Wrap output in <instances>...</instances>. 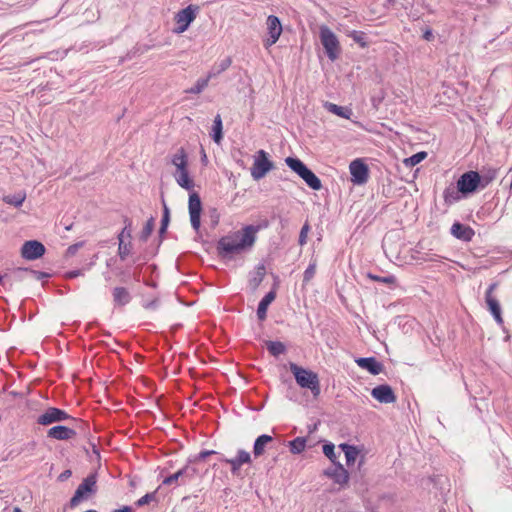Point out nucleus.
I'll return each instance as SVG.
<instances>
[{"label":"nucleus","instance_id":"51","mask_svg":"<svg viewBox=\"0 0 512 512\" xmlns=\"http://www.w3.org/2000/svg\"><path fill=\"white\" fill-rule=\"evenodd\" d=\"M71 475H72L71 470H68V469H67V470L63 471V472L60 474V476H59V479H58V480H65V479H67V478L71 477Z\"/></svg>","mask_w":512,"mask_h":512},{"label":"nucleus","instance_id":"53","mask_svg":"<svg viewBox=\"0 0 512 512\" xmlns=\"http://www.w3.org/2000/svg\"><path fill=\"white\" fill-rule=\"evenodd\" d=\"M338 470L340 471V475L344 476V480H348V478H349L348 471L346 469H344L342 465L339 464Z\"/></svg>","mask_w":512,"mask_h":512},{"label":"nucleus","instance_id":"14","mask_svg":"<svg viewBox=\"0 0 512 512\" xmlns=\"http://www.w3.org/2000/svg\"><path fill=\"white\" fill-rule=\"evenodd\" d=\"M68 419L72 418L64 410L55 407H50L46 410L45 413H43L37 418V422L40 425H50L52 423L61 422Z\"/></svg>","mask_w":512,"mask_h":512},{"label":"nucleus","instance_id":"58","mask_svg":"<svg viewBox=\"0 0 512 512\" xmlns=\"http://www.w3.org/2000/svg\"><path fill=\"white\" fill-rule=\"evenodd\" d=\"M83 480H87V481L94 480V477L93 476H87Z\"/></svg>","mask_w":512,"mask_h":512},{"label":"nucleus","instance_id":"48","mask_svg":"<svg viewBox=\"0 0 512 512\" xmlns=\"http://www.w3.org/2000/svg\"><path fill=\"white\" fill-rule=\"evenodd\" d=\"M29 272H30V270L28 268L18 267L13 271V276L15 279L21 280V279H23V274H27Z\"/></svg>","mask_w":512,"mask_h":512},{"label":"nucleus","instance_id":"25","mask_svg":"<svg viewBox=\"0 0 512 512\" xmlns=\"http://www.w3.org/2000/svg\"><path fill=\"white\" fill-rule=\"evenodd\" d=\"M324 108L329 111L330 113H333L341 118L344 119H350L353 112L348 107L339 106L337 104L331 103V102H325Z\"/></svg>","mask_w":512,"mask_h":512},{"label":"nucleus","instance_id":"41","mask_svg":"<svg viewBox=\"0 0 512 512\" xmlns=\"http://www.w3.org/2000/svg\"><path fill=\"white\" fill-rule=\"evenodd\" d=\"M458 192L459 191H455L454 188H447L444 191V199H445V201L447 203H452V202L457 201L459 199Z\"/></svg>","mask_w":512,"mask_h":512},{"label":"nucleus","instance_id":"60","mask_svg":"<svg viewBox=\"0 0 512 512\" xmlns=\"http://www.w3.org/2000/svg\"><path fill=\"white\" fill-rule=\"evenodd\" d=\"M206 160H207L206 154L203 153L202 161H206Z\"/></svg>","mask_w":512,"mask_h":512},{"label":"nucleus","instance_id":"42","mask_svg":"<svg viewBox=\"0 0 512 512\" xmlns=\"http://www.w3.org/2000/svg\"><path fill=\"white\" fill-rule=\"evenodd\" d=\"M21 253L23 258L32 260V240H28L24 243Z\"/></svg>","mask_w":512,"mask_h":512},{"label":"nucleus","instance_id":"40","mask_svg":"<svg viewBox=\"0 0 512 512\" xmlns=\"http://www.w3.org/2000/svg\"><path fill=\"white\" fill-rule=\"evenodd\" d=\"M156 499V492H150L142 496L140 499L136 501V506L141 507L146 504H149L152 501H155Z\"/></svg>","mask_w":512,"mask_h":512},{"label":"nucleus","instance_id":"15","mask_svg":"<svg viewBox=\"0 0 512 512\" xmlns=\"http://www.w3.org/2000/svg\"><path fill=\"white\" fill-rule=\"evenodd\" d=\"M266 25H267L269 38L264 40V46L270 47L278 41V39L282 33V25H281L279 18L274 15L268 16Z\"/></svg>","mask_w":512,"mask_h":512},{"label":"nucleus","instance_id":"59","mask_svg":"<svg viewBox=\"0 0 512 512\" xmlns=\"http://www.w3.org/2000/svg\"><path fill=\"white\" fill-rule=\"evenodd\" d=\"M13 512H22V511H21V509L16 507V508L13 509Z\"/></svg>","mask_w":512,"mask_h":512},{"label":"nucleus","instance_id":"2","mask_svg":"<svg viewBox=\"0 0 512 512\" xmlns=\"http://www.w3.org/2000/svg\"><path fill=\"white\" fill-rule=\"evenodd\" d=\"M217 452L214 450H206L201 451L194 459L192 463L185 466L184 468L178 470L176 473L167 476L164 480H178L180 477L182 478H195V477H204V475L200 474L201 470L205 469L204 460L207 456L216 454Z\"/></svg>","mask_w":512,"mask_h":512},{"label":"nucleus","instance_id":"47","mask_svg":"<svg viewBox=\"0 0 512 512\" xmlns=\"http://www.w3.org/2000/svg\"><path fill=\"white\" fill-rule=\"evenodd\" d=\"M82 245H83V242H79V243H76V244L70 245V246L67 248V250H66L65 256H66V257H73V256L77 253L78 249H79L80 247H82Z\"/></svg>","mask_w":512,"mask_h":512},{"label":"nucleus","instance_id":"4","mask_svg":"<svg viewBox=\"0 0 512 512\" xmlns=\"http://www.w3.org/2000/svg\"><path fill=\"white\" fill-rule=\"evenodd\" d=\"M285 162L287 166L301 177L311 189H321V180L300 159L287 157Z\"/></svg>","mask_w":512,"mask_h":512},{"label":"nucleus","instance_id":"38","mask_svg":"<svg viewBox=\"0 0 512 512\" xmlns=\"http://www.w3.org/2000/svg\"><path fill=\"white\" fill-rule=\"evenodd\" d=\"M24 199H25V196L21 195V194L7 195V196H4V198H3L4 202L14 205L15 207L20 206L23 203Z\"/></svg>","mask_w":512,"mask_h":512},{"label":"nucleus","instance_id":"7","mask_svg":"<svg viewBox=\"0 0 512 512\" xmlns=\"http://www.w3.org/2000/svg\"><path fill=\"white\" fill-rule=\"evenodd\" d=\"M272 169L273 163L268 159V154L264 150H259L251 167L252 178L260 180Z\"/></svg>","mask_w":512,"mask_h":512},{"label":"nucleus","instance_id":"11","mask_svg":"<svg viewBox=\"0 0 512 512\" xmlns=\"http://www.w3.org/2000/svg\"><path fill=\"white\" fill-rule=\"evenodd\" d=\"M221 461L230 465L233 476L238 477L241 467L245 464L252 463V455L250 452L239 449L233 458H221Z\"/></svg>","mask_w":512,"mask_h":512},{"label":"nucleus","instance_id":"44","mask_svg":"<svg viewBox=\"0 0 512 512\" xmlns=\"http://www.w3.org/2000/svg\"><path fill=\"white\" fill-rule=\"evenodd\" d=\"M131 222L128 221V224L122 229V231L119 233L118 235V241L120 242V239H122L123 241H125V239H130L131 238Z\"/></svg>","mask_w":512,"mask_h":512},{"label":"nucleus","instance_id":"37","mask_svg":"<svg viewBox=\"0 0 512 512\" xmlns=\"http://www.w3.org/2000/svg\"><path fill=\"white\" fill-rule=\"evenodd\" d=\"M316 268H317V260L312 259L310 261L309 266L307 267V269L304 272L303 281L305 283H308L314 277V275L316 273Z\"/></svg>","mask_w":512,"mask_h":512},{"label":"nucleus","instance_id":"62","mask_svg":"<svg viewBox=\"0 0 512 512\" xmlns=\"http://www.w3.org/2000/svg\"><path fill=\"white\" fill-rule=\"evenodd\" d=\"M2 281H3V275L0 274V284L2 283Z\"/></svg>","mask_w":512,"mask_h":512},{"label":"nucleus","instance_id":"18","mask_svg":"<svg viewBox=\"0 0 512 512\" xmlns=\"http://www.w3.org/2000/svg\"><path fill=\"white\" fill-rule=\"evenodd\" d=\"M75 435L76 432L73 429L63 425L54 426L47 431V437L56 440H69L74 438Z\"/></svg>","mask_w":512,"mask_h":512},{"label":"nucleus","instance_id":"57","mask_svg":"<svg viewBox=\"0 0 512 512\" xmlns=\"http://www.w3.org/2000/svg\"><path fill=\"white\" fill-rule=\"evenodd\" d=\"M167 227H168V226H163V225H161V227H160V229H159V234H160V235H163V234L166 232Z\"/></svg>","mask_w":512,"mask_h":512},{"label":"nucleus","instance_id":"50","mask_svg":"<svg viewBox=\"0 0 512 512\" xmlns=\"http://www.w3.org/2000/svg\"><path fill=\"white\" fill-rule=\"evenodd\" d=\"M49 277H51V274H49L47 272L34 271V278H36L37 280H42L44 278H49Z\"/></svg>","mask_w":512,"mask_h":512},{"label":"nucleus","instance_id":"35","mask_svg":"<svg viewBox=\"0 0 512 512\" xmlns=\"http://www.w3.org/2000/svg\"><path fill=\"white\" fill-rule=\"evenodd\" d=\"M132 250V244L131 242H125L122 239H120L119 245H118V255L121 260H125L127 256L131 253Z\"/></svg>","mask_w":512,"mask_h":512},{"label":"nucleus","instance_id":"26","mask_svg":"<svg viewBox=\"0 0 512 512\" xmlns=\"http://www.w3.org/2000/svg\"><path fill=\"white\" fill-rule=\"evenodd\" d=\"M175 180L177 184L186 189V190H192L194 187L193 180L189 177L188 169L181 170V171H175L174 173Z\"/></svg>","mask_w":512,"mask_h":512},{"label":"nucleus","instance_id":"1","mask_svg":"<svg viewBox=\"0 0 512 512\" xmlns=\"http://www.w3.org/2000/svg\"><path fill=\"white\" fill-rule=\"evenodd\" d=\"M259 229V226L246 225L222 236L216 244L218 256L224 260H232L236 255L250 251L256 242Z\"/></svg>","mask_w":512,"mask_h":512},{"label":"nucleus","instance_id":"6","mask_svg":"<svg viewBox=\"0 0 512 512\" xmlns=\"http://www.w3.org/2000/svg\"><path fill=\"white\" fill-rule=\"evenodd\" d=\"M320 40L328 58L332 61L336 60L340 54V45L334 32L327 26H321Z\"/></svg>","mask_w":512,"mask_h":512},{"label":"nucleus","instance_id":"23","mask_svg":"<svg viewBox=\"0 0 512 512\" xmlns=\"http://www.w3.org/2000/svg\"><path fill=\"white\" fill-rule=\"evenodd\" d=\"M266 274V268L264 264H258L254 271L251 273L249 278V286L252 290H256L261 282L263 281Z\"/></svg>","mask_w":512,"mask_h":512},{"label":"nucleus","instance_id":"49","mask_svg":"<svg viewBox=\"0 0 512 512\" xmlns=\"http://www.w3.org/2000/svg\"><path fill=\"white\" fill-rule=\"evenodd\" d=\"M82 274H83L82 270L78 269V270H73V271L66 272L64 277L66 279H72V278L78 277V276H80Z\"/></svg>","mask_w":512,"mask_h":512},{"label":"nucleus","instance_id":"52","mask_svg":"<svg viewBox=\"0 0 512 512\" xmlns=\"http://www.w3.org/2000/svg\"><path fill=\"white\" fill-rule=\"evenodd\" d=\"M30 386V384L28 385ZM29 393V387H27V390L26 392H23V391H20V392H17V391H11L10 394L13 395V396H19V397H24L26 394Z\"/></svg>","mask_w":512,"mask_h":512},{"label":"nucleus","instance_id":"54","mask_svg":"<svg viewBox=\"0 0 512 512\" xmlns=\"http://www.w3.org/2000/svg\"><path fill=\"white\" fill-rule=\"evenodd\" d=\"M351 37L356 41V42H359L361 43L362 41V35L357 32V31H353L352 34H351Z\"/></svg>","mask_w":512,"mask_h":512},{"label":"nucleus","instance_id":"22","mask_svg":"<svg viewBox=\"0 0 512 512\" xmlns=\"http://www.w3.org/2000/svg\"><path fill=\"white\" fill-rule=\"evenodd\" d=\"M232 64V59L231 57H225L224 59H222L221 61L215 63L210 71L208 72L207 74V78L209 80L219 76L221 73H223L224 71H226Z\"/></svg>","mask_w":512,"mask_h":512},{"label":"nucleus","instance_id":"28","mask_svg":"<svg viewBox=\"0 0 512 512\" xmlns=\"http://www.w3.org/2000/svg\"><path fill=\"white\" fill-rule=\"evenodd\" d=\"M131 300L128 290L124 287H115L113 289V301L116 305L124 306Z\"/></svg>","mask_w":512,"mask_h":512},{"label":"nucleus","instance_id":"16","mask_svg":"<svg viewBox=\"0 0 512 512\" xmlns=\"http://www.w3.org/2000/svg\"><path fill=\"white\" fill-rule=\"evenodd\" d=\"M371 395L378 402L384 404H391L396 401V396L394 394L393 389L387 384H382L374 387L371 391Z\"/></svg>","mask_w":512,"mask_h":512},{"label":"nucleus","instance_id":"19","mask_svg":"<svg viewBox=\"0 0 512 512\" xmlns=\"http://www.w3.org/2000/svg\"><path fill=\"white\" fill-rule=\"evenodd\" d=\"M451 234L457 239L470 241L475 233L470 226L456 222L451 227Z\"/></svg>","mask_w":512,"mask_h":512},{"label":"nucleus","instance_id":"36","mask_svg":"<svg viewBox=\"0 0 512 512\" xmlns=\"http://www.w3.org/2000/svg\"><path fill=\"white\" fill-rule=\"evenodd\" d=\"M427 156V153L422 151V152H418L414 155H412L411 157L405 159L404 163L406 164V166H410V167H413L417 164H419L422 160H424Z\"/></svg>","mask_w":512,"mask_h":512},{"label":"nucleus","instance_id":"33","mask_svg":"<svg viewBox=\"0 0 512 512\" xmlns=\"http://www.w3.org/2000/svg\"><path fill=\"white\" fill-rule=\"evenodd\" d=\"M209 81L210 80L207 77L200 78L197 80L196 84L186 92L191 94H200L208 86Z\"/></svg>","mask_w":512,"mask_h":512},{"label":"nucleus","instance_id":"9","mask_svg":"<svg viewBox=\"0 0 512 512\" xmlns=\"http://www.w3.org/2000/svg\"><path fill=\"white\" fill-rule=\"evenodd\" d=\"M96 483L97 482H82L70 499V508H75L80 503L89 500L97 491Z\"/></svg>","mask_w":512,"mask_h":512},{"label":"nucleus","instance_id":"39","mask_svg":"<svg viewBox=\"0 0 512 512\" xmlns=\"http://www.w3.org/2000/svg\"><path fill=\"white\" fill-rule=\"evenodd\" d=\"M323 453L325 456H327L333 463H336V452H335V446L333 444H325L323 446Z\"/></svg>","mask_w":512,"mask_h":512},{"label":"nucleus","instance_id":"24","mask_svg":"<svg viewBox=\"0 0 512 512\" xmlns=\"http://www.w3.org/2000/svg\"><path fill=\"white\" fill-rule=\"evenodd\" d=\"M276 293L274 291L268 292L259 302L257 308V317L259 320H264L267 315L268 306L274 301Z\"/></svg>","mask_w":512,"mask_h":512},{"label":"nucleus","instance_id":"46","mask_svg":"<svg viewBox=\"0 0 512 512\" xmlns=\"http://www.w3.org/2000/svg\"><path fill=\"white\" fill-rule=\"evenodd\" d=\"M169 221H170V211H169V208L167 207L166 203L163 201V216H162V220H161V225L168 226Z\"/></svg>","mask_w":512,"mask_h":512},{"label":"nucleus","instance_id":"61","mask_svg":"<svg viewBox=\"0 0 512 512\" xmlns=\"http://www.w3.org/2000/svg\"><path fill=\"white\" fill-rule=\"evenodd\" d=\"M156 304L154 302L150 303L147 307H155Z\"/></svg>","mask_w":512,"mask_h":512},{"label":"nucleus","instance_id":"27","mask_svg":"<svg viewBox=\"0 0 512 512\" xmlns=\"http://www.w3.org/2000/svg\"><path fill=\"white\" fill-rule=\"evenodd\" d=\"M171 162L176 167V171L187 169L188 160L184 148H179L177 150V152L172 156Z\"/></svg>","mask_w":512,"mask_h":512},{"label":"nucleus","instance_id":"56","mask_svg":"<svg viewBox=\"0 0 512 512\" xmlns=\"http://www.w3.org/2000/svg\"><path fill=\"white\" fill-rule=\"evenodd\" d=\"M131 511H132L131 507H129V506H124V507H122L120 509L114 510V512H131Z\"/></svg>","mask_w":512,"mask_h":512},{"label":"nucleus","instance_id":"43","mask_svg":"<svg viewBox=\"0 0 512 512\" xmlns=\"http://www.w3.org/2000/svg\"><path fill=\"white\" fill-rule=\"evenodd\" d=\"M45 251V246L41 242L34 240V259L42 257Z\"/></svg>","mask_w":512,"mask_h":512},{"label":"nucleus","instance_id":"21","mask_svg":"<svg viewBox=\"0 0 512 512\" xmlns=\"http://www.w3.org/2000/svg\"><path fill=\"white\" fill-rule=\"evenodd\" d=\"M339 447L344 452L347 468L352 471L353 467L355 465V462H356L357 458L359 457L360 451L357 449V447L346 444V443L341 444Z\"/></svg>","mask_w":512,"mask_h":512},{"label":"nucleus","instance_id":"45","mask_svg":"<svg viewBox=\"0 0 512 512\" xmlns=\"http://www.w3.org/2000/svg\"><path fill=\"white\" fill-rule=\"evenodd\" d=\"M308 232H309V225L306 223L301 228V231H300V234H299V244L301 246L306 244Z\"/></svg>","mask_w":512,"mask_h":512},{"label":"nucleus","instance_id":"29","mask_svg":"<svg viewBox=\"0 0 512 512\" xmlns=\"http://www.w3.org/2000/svg\"><path fill=\"white\" fill-rule=\"evenodd\" d=\"M289 449L293 454H300L306 447V438L297 437L288 443Z\"/></svg>","mask_w":512,"mask_h":512},{"label":"nucleus","instance_id":"31","mask_svg":"<svg viewBox=\"0 0 512 512\" xmlns=\"http://www.w3.org/2000/svg\"><path fill=\"white\" fill-rule=\"evenodd\" d=\"M266 347L273 356H278L285 352V345L279 341H267Z\"/></svg>","mask_w":512,"mask_h":512},{"label":"nucleus","instance_id":"17","mask_svg":"<svg viewBox=\"0 0 512 512\" xmlns=\"http://www.w3.org/2000/svg\"><path fill=\"white\" fill-rule=\"evenodd\" d=\"M355 362L360 368L369 371L372 375H378L384 370L383 364L375 357L357 358Z\"/></svg>","mask_w":512,"mask_h":512},{"label":"nucleus","instance_id":"8","mask_svg":"<svg viewBox=\"0 0 512 512\" xmlns=\"http://www.w3.org/2000/svg\"><path fill=\"white\" fill-rule=\"evenodd\" d=\"M198 10L199 7L194 5H189L186 8L180 10L175 15L176 27L174 32L177 34L185 32L189 25L195 20Z\"/></svg>","mask_w":512,"mask_h":512},{"label":"nucleus","instance_id":"12","mask_svg":"<svg viewBox=\"0 0 512 512\" xmlns=\"http://www.w3.org/2000/svg\"><path fill=\"white\" fill-rule=\"evenodd\" d=\"M496 287H497L496 283H492L488 287V289L485 293V302L487 304V307H488L490 313L494 317L495 321L499 325H502L504 321L502 318L501 306H500V303L497 300V298L495 296H493V291L496 289Z\"/></svg>","mask_w":512,"mask_h":512},{"label":"nucleus","instance_id":"55","mask_svg":"<svg viewBox=\"0 0 512 512\" xmlns=\"http://www.w3.org/2000/svg\"><path fill=\"white\" fill-rule=\"evenodd\" d=\"M433 33L431 30H426L423 34V38L427 41H431L433 39Z\"/></svg>","mask_w":512,"mask_h":512},{"label":"nucleus","instance_id":"5","mask_svg":"<svg viewBox=\"0 0 512 512\" xmlns=\"http://www.w3.org/2000/svg\"><path fill=\"white\" fill-rule=\"evenodd\" d=\"M492 178L481 177L476 171H469L460 176L457 181V189L462 194H470L477 190V188H485Z\"/></svg>","mask_w":512,"mask_h":512},{"label":"nucleus","instance_id":"32","mask_svg":"<svg viewBox=\"0 0 512 512\" xmlns=\"http://www.w3.org/2000/svg\"><path fill=\"white\" fill-rule=\"evenodd\" d=\"M155 226V220L153 217H151L143 227L141 233H140V240L143 242H146L150 235L152 234Z\"/></svg>","mask_w":512,"mask_h":512},{"label":"nucleus","instance_id":"20","mask_svg":"<svg viewBox=\"0 0 512 512\" xmlns=\"http://www.w3.org/2000/svg\"><path fill=\"white\" fill-rule=\"evenodd\" d=\"M272 442L273 438L270 435L262 434L258 436L253 445V457L258 458L262 456Z\"/></svg>","mask_w":512,"mask_h":512},{"label":"nucleus","instance_id":"30","mask_svg":"<svg viewBox=\"0 0 512 512\" xmlns=\"http://www.w3.org/2000/svg\"><path fill=\"white\" fill-rule=\"evenodd\" d=\"M212 137L216 143H220V141L222 140V137H223V135H222V120H221V116L219 114L216 115V117L214 119Z\"/></svg>","mask_w":512,"mask_h":512},{"label":"nucleus","instance_id":"3","mask_svg":"<svg viewBox=\"0 0 512 512\" xmlns=\"http://www.w3.org/2000/svg\"><path fill=\"white\" fill-rule=\"evenodd\" d=\"M290 370L300 387L310 389L314 396L320 394L319 378L315 372L300 367L295 363H290Z\"/></svg>","mask_w":512,"mask_h":512},{"label":"nucleus","instance_id":"13","mask_svg":"<svg viewBox=\"0 0 512 512\" xmlns=\"http://www.w3.org/2000/svg\"><path fill=\"white\" fill-rule=\"evenodd\" d=\"M188 208L191 225L195 231H198L200 228V216L202 211V205L200 197L196 192L190 194Z\"/></svg>","mask_w":512,"mask_h":512},{"label":"nucleus","instance_id":"34","mask_svg":"<svg viewBox=\"0 0 512 512\" xmlns=\"http://www.w3.org/2000/svg\"><path fill=\"white\" fill-rule=\"evenodd\" d=\"M367 276H368V278H370L373 281L381 282V283L389 285V286L396 285V277L393 275L381 277V276L374 275L372 273H368Z\"/></svg>","mask_w":512,"mask_h":512},{"label":"nucleus","instance_id":"10","mask_svg":"<svg viewBox=\"0 0 512 512\" xmlns=\"http://www.w3.org/2000/svg\"><path fill=\"white\" fill-rule=\"evenodd\" d=\"M351 181L356 185H363L368 181L369 168L362 159H355L349 165Z\"/></svg>","mask_w":512,"mask_h":512}]
</instances>
